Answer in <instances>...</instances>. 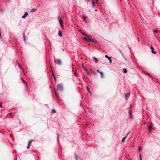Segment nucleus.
I'll list each match as a JSON object with an SVG mask.
<instances>
[{"mask_svg":"<svg viewBox=\"0 0 160 160\" xmlns=\"http://www.w3.org/2000/svg\"><path fill=\"white\" fill-rule=\"evenodd\" d=\"M37 10V9L35 8H33L32 9H31V10L30 12L31 13H33L34 12H35Z\"/></svg>","mask_w":160,"mask_h":160,"instance_id":"obj_9","label":"nucleus"},{"mask_svg":"<svg viewBox=\"0 0 160 160\" xmlns=\"http://www.w3.org/2000/svg\"><path fill=\"white\" fill-rule=\"evenodd\" d=\"M105 57L107 58H108V60H109V61H110V63H112V60H111V58L109 57L108 55H105Z\"/></svg>","mask_w":160,"mask_h":160,"instance_id":"obj_7","label":"nucleus"},{"mask_svg":"<svg viewBox=\"0 0 160 160\" xmlns=\"http://www.w3.org/2000/svg\"><path fill=\"white\" fill-rule=\"evenodd\" d=\"M54 62L55 63L58 64L59 65L61 64V61L58 59H54Z\"/></svg>","mask_w":160,"mask_h":160,"instance_id":"obj_2","label":"nucleus"},{"mask_svg":"<svg viewBox=\"0 0 160 160\" xmlns=\"http://www.w3.org/2000/svg\"><path fill=\"white\" fill-rule=\"evenodd\" d=\"M93 58L95 60V62H98V60L96 58L93 57Z\"/></svg>","mask_w":160,"mask_h":160,"instance_id":"obj_18","label":"nucleus"},{"mask_svg":"<svg viewBox=\"0 0 160 160\" xmlns=\"http://www.w3.org/2000/svg\"><path fill=\"white\" fill-rule=\"evenodd\" d=\"M18 66L20 68H22L21 65L20 64H18Z\"/></svg>","mask_w":160,"mask_h":160,"instance_id":"obj_31","label":"nucleus"},{"mask_svg":"<svg viewBox=\"0 0 160 160\" xmlns=\"http://www.w3.org/2000/svg\"><path fill=\"white\" fill-rule=\"evenodd\" d=\"M150 48L151 50V52H152V53H153V54H156V52H155L154 51V48H153L152 47H150Z\"/></svg>","mask_w":160,"mask_h":160,"instance_id":"obj_6","label":"nucleus"},{"mask_svg":"<svg viewBox=\"0 0 160 160\" xmlns=\"http://www.w3.org/2000/svg\"><path fill=\"white\" fill-rule=\"evenodd\" d=\"M142 148L141 147H139V151H141V150H142Z\"/></svg>","mask_w":160,"mask_h":160,"instance_id":"obj_27","label":"nucleus"},{"mask_svg":"<svg viewBox=\"0 0 160 160\" xmlns=\"http://www.w3.org/2000/svg\"><path fill=\"white\" fill-rule=\"evenodd\" d=\"M57 89L58 90L61 91L62 90L63 87L61 84H58L57 86Z\"/></svg>","mask_w":160,"mask_h":160,"instance_id":"obj_1","label":"nucleus"},{"mask_svg":"<svg viewBox=\"0 0 160 160\" xmlns=\"http://www.w3.org/2000/svg\"><path fill=\"white\" fill-rule=\"evenodd\" d=\"M86 17L84 15L83 17V20L85 21L86 20Z\"/></svg>","mask_w":160,"mask_h":160,"instance_id":"obj_26","label":"nucleus"},{"mask_svg":"<svg viewBox=\"0 0 160 160\" xmlns=\"http://www.w3.org/2000/svg\"><path fill=\"white\" fill-rule=\"evenodd\" d=\"M22 81L23 82L25 83H26L27 85H28V84L27 83V82H26V81H25L22 78Z\"/></svg>","mask_w":160,"mask_h":160,"instance_id":"obj_22","label":"nucleus"},{"mask_svg":"<svg viewBox=\"0 0 160 160\" xmlns=\"http://www.w3.org/2000/svg\"><path fill=\"white\" fill-rule=\"evenodd\" d=\"M83 39L86 41H88V42H91V41H92V40L91 39H90L89 38H88V37H85L83 38Z\"/></svg>","mask_w":160,"mask_h":160,"instance_id":"obj_4","label":"nucleus"},{"mask_svg":"<svg viewBox=\"0 0 160 160\" xmlns=\"http://www.w3.org/2000/svg\"><path fill=\"white\" fill-rule=\"evenodd\" d=\"M101 76L102 77H103V73L102 72H101Z\"/></svg>","mask_w":160,"mask_h":160,"instance_id":"obj_23","label":"nucleus"},{"mask_svg":"<svg viewBox=\"0 0 160 160\" xmlns=\"http://www.w3.org/2000/svg\"><path fill=\"white\" fill-rule=\"evenodd\" d=\"M127 136L123 138L122 139V142H124L125 139H126Z\"/></svg>","mask_w":160,"mask_h":160,"instance_id":"obj_17","label":"nucleus"},{"mask_svg":"<svg viewBox=\"0 0 160 160\" xmlns=\"http://www.w3.org/2000/svg\"><path fill=\"white\" fill-rule=\"evenodd\" d=\"M101 76L102 77H103V73L102 72H101Z\"/></svg>","mask_w":160,"mask_h":160,"instance_id":"obj_24","label":"nucleus"},{"mask_svg":"<svg viewBox=\"0 0 160 160\" xmlns=\"http://www.w3.org/2000/svg\"><path fill=\"white\" fill-rule=\"evenodd\" d=\"M158 32L160 33V31Z\"/></svg>","mask_w":160,"mask_h":160,"instance_id":"obj_39","label":"nucleus"},{"mask_svg":"<svg viewBox=\"0 0 160 160\" xmlns=\"http://www.w3.org/2000/svg\"><path fill=\"white\" fill-rule=\"evenodd\" d=\"M12 113H11L10 114V115H12Z\"/></svg>","mask_w":160,"mask_h":160,"instance_id":"obj_38","label":"nucleus"},{"mask_svg":"<svg viewBox=\"0 0 160 160\" xmlns=\"http://www.w3.org/2000/svg\"><path fill=\"white\" fill-rule=\"evenodd\" d=\"M97 72H98V73H100V71L98 69L97 70Z\"/></svg>","mask_w":160,"mask_h":160,"instance_id":"obj_32","label":"nucleus"},{"mask_svg":"<svg viewBox=\"0 0 160 160\" xmlns=\"http://www.w3.org/2000/svg\"><path fill=\"white\" fill-rule=\"evenodd\" d=\"M88 37H90V36H88Z\"/></svg>","mask_w":160,"mask_h":160,"instance_id":"obj_37","label":"nucleus"},{"mask_svg":"<svg viewBox=\"0 0 160 160\" xmlns=\"http://www.w3.org/2000/svg\"><path fill=\"white\" fill-rule=\"evenodd\" d=\"M83 35L87 36V35L85 33H82Z\"/></svg>","mask_w":160,"mask_h":160,"instance_id":"obj_34","label":"nucleus"},{"mask_svg":"<svg viewBox=\"0 0 160 160\" xmlns=\"http://www.w3.org/2000/svg\"><path fill=\"white\" fill-rule=\"evenodd\" d=\"M74 75L75 76H77V73L76 72H75L74 73Z\"/></svg>","mask_w":160,"mask_h":160,"instance_id":"obj_30","label":"nucleus"},{"mask_svg":"<svg viewBox=\"0 0 160 160\" xmlns=\"http://www.w3.org/2000/svg\"><path fill=\"white\" fill-rule=\"evenodd\" d=\"M58 18L59 19V21L60 24V26L61 27V28H62L63 27V25L62 21V20H61V19L60 18V16H58Z\"/></svg>","mask_w":160,"mask_h":160,"instance_id":"obj_3","label":"nucleus"},{"mask_svg":"<svg viewBox=\"0 0 160 160\" xmlns=\"http://www.w3.org/2000/svg\"><path fill=\"white\" fill-rule=\"evenodd\" d=\"M152 125H149L148 126V129L149 131V132H151V130L152 128Z\"/></svg>","mask_w":160,"mask_h":160,"instance_id":"obj_8","label":"nucleus"},{"mask_svg":"<svg viewBox=\"0 0 160 160\" xmlns=\"http://www.w3.org/2000/svg\"><path fill=\"white\" fill-rule=\"evenodd\" d=\"M28 15V12H26L24 15L22 17V18H25Z\"/></svg>","mask_w":160,"mask_h":160,"instance_id":"obj_10","label":"nucleus"},{"mask_svg":"<svg viewBox=\"0 0 160 160\" xmlns=\"http://www.w3.org/2000/svg\"><path fill=\"white\" fill-rule=\"evenodd\" d=\"M130 93H127L126 94H125V95L126 98H127L128 96L130 95Z\"/></svg>","mask_w":160,"mask_h":160,"instance_id":"obj_14","label":"nucleus"},{"mask_svg":"<svg viewBox=\"0 0 160 160\" xmlns=\"http://www.w3.org/2000/svg\"><path fill=\"white\" fill-rule=\"evenodd\" d=\"M58 35L60 37L62 36V32H61V31H59V33H58Z\"/></svg>","mask_w":160,"mask_h":160,"instance_id":"obj_15","label":"nucleus"},{"mask_svg":"<svg viewBox=\"0 0 160 160\" xmlns=\"http://www.w3.org/2000/svg\"><path fill=\"white\" fill-rule=\"evenodd\" d=\"M55 112H56V111L54 109H52V112H51V113L52 114H54V113H55Z\"/></svg>","mask_w":160,"mask_h":160,"instance_id":"obj_16","label":"nucleus"},{"mask_svg":"<svg viewBox=\"0 0 160 160\" xmlns=\"http://www.w3.org/2000/svg\"><path fill=\"white\" fill-rule=\"evenodd\" d=\"M0 107H1V108L2 107V105L0 103Z\"/></svg>","mask_w":160,"mask_h":160,"instance_id":"obj_35","label":"nucleus"},{"mask_svg":"<svg viewBox=\"0 0 160 160\" xmlns=\"http://www.w3.org/2000/svg\"><path fill=\"white\" fill-rule=\"evenodd\" d=\"M87 90L89 92L91 93V92L90 90H89V87L88 86H87L86 87Z\"/></svg>","mask_w":160,"mask_h":160,"instance_id":"obj_21","label":"nucleus"},{"mask_svg":"<svg viewBox=\"0 0 160 160\" xmlns=\"http://www.w3.org/2000/svg\"><path fill=\"white\" fill-rule=\"evenodd\" d=\"M123 72L125 73H126L127 72V70L125 68L124 69Z\"/></svg>","mask_w":160,"mask_h":160,"instance_id":"obj_25","label":"nucleus"},{"mask_svg":"<svg viewBox=\"0 0 160 160\" xmlns=\"http://www.w3.org/2000/svg\"><path fill=\"white\" fill-rule=\"evenodd\" d=\"M90 71L95 76H97L98 75V74H97V73L94 71H93L91 69H90Z\"/></svg>","mask_w":160,"mask_h":160,"instance_id":"obj_11","label":"nucleus"},{"mask_svg":"<svg viewBox=\"0 0 160 160\" xmlns=\"http://www.w3.org/2000/svg\"><path fill=\"white\" fill-rule=\"evenodd\" d=\"M1 37V33L0 32V37Z\"/></svg>","mask_w":160,"mask_h":160,"instance_id":"obj_36","label":"nucleus"},{"mask_svg":"<svg viewBox=\"0 0 160 160\" xmlns=\"http://www.w3.org/2000/svg\"><path fill=\"white\" fill-rule=\"evenodd\" d=\"M154 32L155 33H157V32H158L157 30H156L154 31Z\"/></svg>","mask_w":160,"mask_h":160,"instance_id":"obj_33","label":"nucleus"},{"mask_svg":"<svg viewBox=\"0 0 160 160\" xmlns=\"http://www.w3.org/2000/svg\"><path fill=\"white\" fill-rule=\"evenodd\" d=\"M23 38H24V40H25V33H24V35H23Z\"/></svg>","mask_w":160,"mask_h":160,"instance_id":"obj_28","label":"nucleus"},{"mask_svg":"<svg viewBox=\"0 0 160 160\" xmlns=\"http://www.w3.org/2000/svg\"><path fill=\"white\" fill-rule=\"evenodd\" d=\"M129 114L131 117H132V112L131 109L129 110Z\"/></svg>","mask_w":160,"mask_h":160,"instance_id":"obj_13","label":"nucleus"},{"mask_svg":"<svg viewBox=\"0 0 160 160\" xmlns=\"http://www.w3.org/2000/svg\"><path fill=\"white\" fill-rule=\"evenodd\" d=\"M139 160H142V155L141 154H139Z\"/></svg>","mask_w":160,"mask_h":160,"instance_id":"obj_19","label":"nucleus"},{"mask_svg":"<svg viewBox=\"0 0 160 160\" xmlns=\"http://www.w3.org/2000/svg\"><path fill=\"white\" fill-rule=\"evenodd\" d=\"M30 145H28V146L27 147V148L28 149H29V148H30Z\"/></svg>","mask_w":160,"mask_h":160,"instance_id":"obj_29","label":"nucleus"},{"mask_svg":"<svg viewBox=\"0 0 160 160\" xmlns=\"http://www.w3.org/2000/svg\"><path fill=\"white\" fill-rule=\"evenodd\" d=\"M98 2V0H92V5L93 7L95 6V3H96Z\"/></svg>","mask_w":160,"mask_h":160,"instance_id":"obj_5","label":"nucleus"},{"mask_svg":"<svg viewBox=\"0 0 160 160\" xmlns=\"http://www.w3.org/2000/svg\"><path fill=\"white\" fill-rule=\"evenodd\" d=\"M32 140H30L29 141V142H28V145H31V143L32 142Z\"/></svg>","mask_w":160,"mask_h":160,"instance_id":"obj_20","label":"nucleus"},{"mask_svg":"<svg viewBox=\"0 0 160 160\" xmlns=\"http://www.w3.org/2000/svg\"><path fill=\"white\" fill-rule=\"evenodd\" d=\"M75 160H78L79 159V157L77 155H75Z\"/></svg>","mask_w":160,"mask_h":160,"instance_id":"obj_12","label":"nucleus"}]
</instances>
